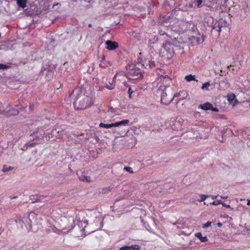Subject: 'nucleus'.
Masks as SVG:
<instances>
[{
    "mask_svg": "<svg viewBox=\"0 0 250 250\" xmlns=\"http://www.w3.org/2000/svg\"><path fill=\"white\" fill-rule=\"evenodd\" d=\"M70 98L74 101V105L76 110H83L92 106L93 104L92 96L84 92L80 87H76L69 94Z\"/></svg>",
    "mask_w": 250,
    "mask_h": 250,
    "instance_id": "1",
    "label": "nucleus"
},
{
    "mask_svg": "<svg viewBox=\"0 0 250 250\" xmlns=\"http://www.w3.org/2000/svg\"><path fill=\"white\" fill-rule=\"evenodd\" d=\"M159 80L163 81V84H160L157 89V94L161 95V103L167 105L173 100V95L170 93V91L167 89L169 87L171 79L168 76L160 77Z\"/></svg>",
    "mask_w": 250,
    "mask_h": 250,
    "instance_id": "2",
    "label": "nucleus"
},
{
    "mask_svg": "<svg viewBox=\"0 0 250 250\" xmlns=\"http://www.w3.org/2000/svg\"><path fill=\"white\" fill-rule=\"evenodd\" d=\"M181 48V43L176 39H174L167 41L163 44L160 49V54L162 57L170 59L174 56L176 50H180Z\"/></svg>",
    "mask_w": 250,
    "mask_h": 250,
    "instance_id": "3",
    "label": "nucleus"
},
{
    "mask_svg": "<svg viewBox=\"0 0 250 250\" xmlns=\"http://www.w3.org/2000/svg\"><path fill=\"white\" fill-rule=\"evenodd\" d=\"M126 78L130 80L136 81L141 79L143 74L141 69L137 68L134 64L128 66L126 72Z\"/></svg>",
    "mask_w": 250,
    "mask_h": 250,
    "instance_id": "4",
    "label": "nucleus"
},
{
    "mask_svg": "<svg viewBox=\"0 0 250 250\" xmlns=\"http://www.w3.org/2000/svg\"><path fill=\"white\" fill-rule=\"evenodd\" d=\"M188 26V22L183 20H178L173 25L172 29L179 33L184 32Z\"/></svg>",
    "mask_w": 250,
    "mask_h": 250,
    "instance_id": "5",
    "label": "nucleus"
},
{
    "mask_svg": "<svg viewBox=\"0 0 250 250\" xmlns=\"http://www.w3.org/2000/svg\"><path fill=\"white\" fill-rule=\"evenodd\" d=\"M129 120L128 119H125L112 124H104V123H101L99 125V126L100 127L105 128H110L113 127H117L120 125H129Z\"/></svg>",
    "mask_w": 250,
    "mask_h": 250,
    "instance_id": "6",
    "label": "nucleus"
},
{
    "mask_svg": "<svg viewBox=\"0 0 250 250\" xmlns=\"http://www.w3.org/2000/svg\"><path fill=\"white\" fill-rule=\"evenodd\" d=\"M105 44L107 45L106 48L109 50H114L118 47V44L117 42L109 40L106 41Z\"/></svg>",
    "mask_w": 250,
    "mask_h": 250,
    "instance_id": "7",
    "label": "nucleus"
},
{
    "mask_svg": "<svg viewBox=\"0 0 250 250\" xmlns=\"http://www.w3.org/2000/svg\"><path fill=\"white\" fill-rule=\"evenodd\" d=\"M188 95V93H187V92L184 90H181L178 93H176L174 95V99L176 97H179L178 101H180L186 98Z\"/></svg>",
    "mask_w": 250,
    "mask_h": 250,
    "instance_id": "8",
    "label": "nucleus"
},
{
    "mask_svg": "<svg viewBox=\"0 0 250 250\" xmlns=\"http://www.w3.org/2000/svg\"><path fill=\"white\" fill-rule=\"evenodd\" d=\"M126 77V73L125 74L123 71H120L117 73L113 78V81L116 82V81H121L123 78Z\"/></svg>",
    "mask_w": 250,
    "mask_h": 250,
    "instance_id": "9",
    "label": "nucleus"
},
{
    "mask_svg": "<svg viewBox=\"0 0 250 250\" xmlns=\"http://www.w3.org/2000/svg\"><path fill=\"white\" fill-rule=\"evenodd\" d=\"M111 64L109 62L105 60V57L103 55L101 58V63L100 64V67L101 68H106L108 66H110Z\"/></svg>",
    "mask_w": 250,
    "mask_h": 250,
    "instance_id": "10",
    "label": "nucleus"
},
{
    "mask_svg": "<svg viewBox=\"0 0 250 250\" xmlns=\"http://www.w3.org/2000/svg\"><path fill=\"white\" fill-rule=\"evenodd\" d=\"M140 249V247L139 245H136L134 246H132L131 247L129 246H124L121 247L119 250H139Z\"/></svg>",
    "mask_w": 250,
    "mask_h": 250,
    "instance_id": "11",
    "label": "nucleus"
},
{
    "mask_svg": "<svg viewBox=\"0 0 250 250\" xmlns=\"http://www.w3.org/2000/svg\"><path fill=\"white\" fill-rule=\"evenodd\" d=\"M18 6L21 8H25L27 6V0H15Z\"/></svg>",
    "mask_w": 250,
    "mask_h": 250,
    "instance_id": "12",
    "label": "nucleus"
},
{
    "mask_svg": "<svg viewBox=\"0 0 250 250\" xmlns=\"http://www.w3.org/2000/svg\"><path fill=\"white\" fill-rule=\"evenodd\" d=\"M156 73L157 74V75H158V77L157 78V81L159 83H161L163 84V81H160V80H159V79L160 78V77H165L166 76H168L167 75H165V76H163V73H164V70L163 69H161V68H157L156 69Z\"/></svg>",
    "mask_w": 250,
    "mask_h": 250,
    "instance_id": "13",
    "label": "nucleus"
},
{
    "mask_svg": "<svg viewBox=\"0 0 250 250\" xmlns=\"http://www.w3.org/2000/svg\"><path fill=\"white\" fill-rule=\"evenodd\" d=\"M195 236L202 242H206L208 240L207 237L206 236H203L202 233L200 232L195 233Z\"/></svg>",
    "mask_w": 250,
    "mask_h": 250,
    "instance_id": "14",
    "label": "nucleus"
},
{
    "mask_svg": "<svg viewBox=\"0 0 250 250\" xmlns=\"http://www.w3.org/2000/svg\"><path fill=\"white\" fill-rule=\"evenodd\" d=\"M211 107V104L207 102L203 104L199 105L198 106V108H201L204 110H210V107Z\"/></svg>",
    "mask_w": 250,
    "mask_h": 250,
    "instance_id": "15",
    "label": "nucleus"
},
{
    "mask_svg": "<svg viewBox=\"0 0 250 250\" xmlns=\"http://www.w3.org/2000/svg\"><path fill=\"white\" fill-rule=\"evenodd\" d=\"M79 179L82 181L90 182L91 181V178L89 176H86L84 174H81L79 176Z\"/></svg>",
    "mask_w": 250,
    "mask_h": 250,
    "instance_id": "16",
    "label": "nucleus"
},
{
    "mask_svg": "<svg viewBox=\"0 0 250 250\" xmlns=\"http://www.w3.org/2000/svg\"><path fill=\"white\" fill-rule=\"evenodd\" d=\"M185 79L187 82H191L192 81H197V80H195V76L192 75L191 74L186 76Z\"/></svg>",
    "mask_w": 250,
    "mask_h": 250,
    "instance_id": "17",
    "label": "nucleus"
},
{
    "mask_svg": "<svg viewBox=\"0 0 250 250\" xmlns=\"http://www.w3.org/2000/svg\"><path fill=\"white\" fill-rule=\"evenodd\" d=\"M210 85L209 82H205L204 83L202 86V89H206L207 90H209L208 87Z\"/></svg>",
    "mask_w": 250,
    "mask_h": 250,
    "instance_id": "18",
    "label": "nucleus"
},
{
    "mask_svg": "<svg viewBox=\"0 0 250 250\" xmlns=\"http://www.w3.org/2000/svg\"><path fill=\"white\" fill-rule=\"evenodd\" d=\"M10 68L11 66L10 65L0 63V70H7V69Z\"/></svg>",
    "mask_w": 250,
    "mask_h": 250,
    "instance_id": "19",
    "label": "nucleus"
},
{
    "mask_svg": "<svg viewBox=\"0 0 250 250\" xmlns=\"http://www.w3.org/2000/svg\"><path fill=\"white\" fill-rule=\"evenodd\" d=\"M77 0L79 1L82 4L88 3L91 1V0H70L71 2H76Z\"/></svg>",
    "mask_w": 250,
    "mask_h": 250,
    "instance_id": "20",
    "label": "nucleus"
},
{
    "mask_svg": "<svg viewBox=\"0 0 250 250\" xmlns=\"http://www.w3.org/2000/svg\"><path fill=\"white\" fill-rule=\"evenodd\" d=\"M13 168L12 167H7L6 165H4L2 170L3 172H7L10 171V170H12Z\"/></svg>",
    "mask_w": 250,
    "mask_h": 250,
    "instance_id": "21",
    "label": "nucleus"
},
{
    "mask_svg": "<svg viewBox=\"0 0 250 250\" xmlns=\"http://www.w3.org/2000/svg\"><path fill=\"white\" fill-rule=\"evenodd\" d=\"M217 3V0H213L212 1H208V4L209 8H212V6Z\"/></svg>",
    "mask_w": 250,
    "mask_h": 250,
    "instance_id": "22",
    "label": "nucleus"
},
{
    "mask_svg": "<svg viewBox=\"0 0 250 250\" xmlns=\"http://www.w3.org/2000/svg\"><path fill=\"white\" fill-rule=\"evenodd\" d=\"M200 197H201V199H200L198 201L201 203V202H204L207 198V197H208V195H205V194H201V195H200Z\"/></svg>",
    "mask_w": 250,
    "mask_h": 250,
    "instance_id": "23",
    "label": "nucleus"
},
{
    "mask_svg": "<svg viewBox=\"0 0 250 250\" xmlns=\"http://www.w3.org/2000/svg\"><path fill=\"white\" fill-rule=\"evenodd\" d=\"M203 0H197L196 1V6L197 8H201L202 6Z\"/></svg>",
    "mask_w": 250,
    "mask_h": 250,
    "instance_id": "24",
    "label": "nucleus"
},
{
    "mask_svg": "<svg viewBox=\"0 0 250 250\" xmlns=\"http://www.w3.org/2000/svg\"><path fill=\"white\" fill-rule=\"evenodd\" d=\"M235 98V95L234 94H231L228 97V101L231 103L233 101Z\"/></svg>",
    "mask_w": 250,
    "mask_h": 250,
    "instance_id": "25",
    "label": "nucleus"
},
{
    "mask_svg": "<svg viewBox=\"0 0 250 250\" xmlns=\"http://www.w3.org/2000/svg\"><path fill=\"white\" fill-rule=\"evenodd\" d=\"M222 204V202L221 201H215L213 202L212 203H209L210 205H213L217 206L218 205H221Z\"/></svg>",
    "mask_w": 250,
    "mask_h": 250,
    "instance_id": "26",
    "label": "nucleus"
},
{
    "mask_svg": "<svg viewBox=\"0 0 250 250\" xmlns=\"http://www.w3.org/2000/svg\"><path fill=\"white\" fill-rule=\"evenodd\" d=\"M211 225V222H207L206 223L204 224L203 225V228L204 229H206L207 228H208L209 227H210Z\"/></svg>",
    "mask_w": 250,
    "mask_h": 250,
    "instance_id": "27",
    "label": "nucleus"
},
{
    "mask_svg": "<svg viewBox=\"0 0 250 250\" xmlns=\"http://www.w3.org/2000/svg\"><path fill=\"white\" fill-rule=\"evenodd\" d=\"M148 65H149L150 68L154 67L155 66V63L154 61H150L148 62Z\"/></svg>",
    "mask_w": 250,
    "mask_h": 250,
    "instance_id": "28",
    "label": "nucleus"
},
{
    "mask_svg": "<svg viewBox=\"0 0 250 250\" xmlns=\"http://www.w3.org/2000/svg\"><path fill=\"white\" fill-rule=\"evenodd\" d=\"M124 169H125L127 171L130 172V173H133V171H132V168L131 167H124Z\"/></svg>",
    "mask_w": 250,
    "mask_h": 250,
    "instance_id": "29",
    "label": "nucleus"
},
{
    "mask_svg": "<svg viewBox=\"0 0 250 250\" xmlns=\"http://www.w3.org/2000/svg\"><path fill=\"white\" fill-rule=\"evenodd\" d=\"M210 110H211L212 111L216 112H217L219 111L218 109L216 107H214V106H213L212 104V107H211L210 108Z\"/></svg>",
    "mask_w": 250,
    "mask_h": 250,
    "instance_id": "30",
    "label": "nucleus"
},
{
    "mask_svg": "<svg viewBox=\"0 0 250 250\" xmlns=\"http://www.w3.org/2000/svg\"><path fill=\"white\" fill-rule=\"evenodd\" d=\"M133 93V90L131 88V87H129L128 90V93L129 94V98H131V94Z\"/></svg>",
    "mask_w": 250,
    "mask_h": 250,
    "instance_id": "31",
    "label": "nucleus"
},
{
    "mask_svg": "<svg viewBox=\"0 0 250 250\" xmlns=\"http://www.w3.org/2000/svg\"><path fill=\"white\" fill-rule=\"evenodd\" d=\"M105 87L108 89H113L114 87L113 84H111L109 85L106 84Z\"/></svg>",
    "mask_w": 250,
    "mask_h": 250,
    "instance_id": "32",
    "label": "nucleus"
},
{
    "mask_svg": "<svg viewBox=\"0 0 250 250\" xmlns=\"http://www.w3.org/2000/svg\"><path fill=\"white\" fill-rule=\"evenodd\" d=\"M221 205H222L223 207H225L227 208H231L230 206L229 205L226 204L222 202V204Z\"/></svg>",
    "mask_w": 250,
    "mask_h": 250,
    "instance_id": "33",
    "label": "nucleus"
},
{
    "mask_svg": "<svg viewBox=\"0 0 250 250\" xmlns=\"http://www.w3.org/2000/svg\"><path fill=\"white\" fill-rule=\"evenodd\" d=\"M29 108L31 112L33 111L34 110V104H30Z\"/></svg>",
    "mask_w": 250,
    "mask_h": 250,
    "instance_id": "34",
    "label": "nucleus"
},
{
    "mask_svg": "<svg viewBox=\"0 0 250 250\" xmlns=\"http://www.w3.org/2000/svg\"><path fill=\"white\" fill-rule=\"evenodd\" d=\"M14 113L12 114L13 115H17L19 114V111L17 110H14Z\"/></svg>",
    "mask_w": 250,
    "mask_h": 250,
    "instance_id": "35",
    "label": "nucleus"
},
{
    "mask_svg": "<svg viewBox=\"0 0 250 250\" xmlns=\"http://www.w3.org/2000/svg\"><path fill=\"white\" fill-rule=\"evenodd\" d=\"M216 31H217L218 32H220L221 31V27L220 26H218L216 28Z\"/></svg>",
    "mask_w": 250,
    "mask_h": 250,
    "instance_id": "36",
    "label": "nucleus"
},
{
    "mask_svg": "<svg viewBox=\"0 0 250 250\" xmlns=\"http://www.w3.org/2000/svg\"><path fill=\"white\" fill-rule=\"evenodd\" d=\"M217 196H211V197H212V199H215L217 198Z\"/></svg>",
    "mask_w": 250,
    "mask_h": 250,
    "instance_id": "37",
    "label": "nucleus"
},
{
    "mask_svg": "<svg viewBox=\"0 0 250 250\" xmlns=\"http://www.w3.org/2000/svg\"><path fill=\"white\" fill-rule=\"evenodd\" d=\"M220 197H221V198L222 199H227V198H228V196H221Z\"/></svg>",
    "mask_w": 250,
    "mask_h": 250,
    "instance_id": "38",
    "label": "nucleus"
},
{
    "mask_svg": "<svg viewBox=\"0 0 250 250\" xmlns=\"http://www.w3.org/2000/svg\"><path fill=\"white\" fill-rule=\"evenodd\" d=\"M36 196L37 197V195H32V196H31L30 199H33L35 198V197H36Z\"/></svg>",
    "mask_w": 250,
    "mask_h": 250,
    "instance_id": "39",
    "label": "nucleus"
},
{
    "mask_svg": "<svg viewBox=\"0 0 250 250\" xmlns=\"http://www.w3.org/2000/svg\"><path fill=\"white\" fill-rule=\"evenodd\" d=\"M217 225L219 227H221L222 226V224L221 223H218Z\"/></svg>",
    "mask_w": 250,
    "mask_h": 250,
    "instance_id": "40",
    "label": "nucleus"
},
{
    "mask_svg": "<svg viewBox=\"0 0 250 250\" xmlns=\"http://www.w3.org/2000/svg\"><path fill=\"white\" fill-rule=\"evenodd\" d=\"M17 198V196H13V197H11V199H15V198Z\"/></svg>",
    "mask_w": 250,
    "mask_h": 250,
    "instance_id": "41",
    "label": "nucleus"
},
{
    "mask_svg": "<svg viewBox=\"0 0 250 250\" xmlns=\"http://www.w3.org/2000/svg\"><path fill=\"white\" fill-rule=\"evenodd\" d=\"M247 205L250 206V200H248Z\"/></svg>",
    "mask_w": 250,
    "mask_h": 250,
    "instance_id": "42",
    "label": "nucleus"
},
{
    "mask_svg": "<svg viewBox=\"0 0 250 250\" xmlns=\"http://www.w3.org/2000/svg\"><path fill=\"white\" fill-rule=\"evenodd\" d=\"M88 27H92V24H91V23H89V24H88Z\"/></svg>",
    "mask_w": 250,
    "mask_h": 250,
    "instance_id": "43",
    "label": "nucleus"
},
{
    "mask_svg": "<svg viewBox=\"0 0 250 250\" xmlns=\"http://www.w3.org/2000/svg\"><path fill=\"white\" fill-rule=\"evenodd\" d=\"M0 114H3V111H2V112H1V111H0Z\"/></svg>",
    "mask_w": 250,
    "mask_h": 250,
    "instance_id": "44",
    "label": "nucleus"
},
{
    "mask_svg": "<svg viewBox=\"0 0 250 250\" xmlns=\"http://www.w3.org/2000/svg\"><path fill=\"white\" fill-rule=\"evenodd\" d=\"M44 135V133L43 134V135H42V138H43V135Z\"/></svg>",
    "mask_w": 250,
    "mask_h": 250,
    "instance_id": "45",
    "label": "nucleus"
},
{
    "mask_svg": "<svg viewBox=\"0 0 250 250\" xmlns=\"http://www.w3.org/2000/svg\"><path fill=\"white\" fill-rule=\"evenodd\" d=\"M1 233V232H0V234Z\"/></svg>",
    "mask_w": 250,
    "mask_h": 250,
    "instance_id": "46",
    "label": "nucleus"
}]
</instances>
